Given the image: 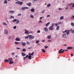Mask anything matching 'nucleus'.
<instances>
[{
    "label": "nucleus",
    "mask_w": 74,
    "mask_h": 74,
    "mask_svg": "<svg viewBox=\"0 0 74 74\" xmlns=\"http://www.w3.org/2000/svg\"><path fill=\"white\" fill-rule=\"evenodd\" d=\"M53 26H54V23H51V27H49V30H54Z\"/></svg>",
    "instance_id": "1"
},
{
    "label": "nucleus",
    "mask_w": 74,
    "mask_h": 74,
    "mask_svg": "<svg viewBox=\"0 0 74 74\" xmlns=\"http://www.w3.org/2000/svg\"><path fill=\"white\" fill-rule=\"evenodd\" d=\"M9 61H10L9 62V64H13V63H14V62H13L12 61V58H9Z\"/></svg>",
    "instance_id": "2"
},
{
    "label": "nucleus",
    "mask_w": 74,
    "mask_h": 74,
    "mask_svg": "<svg viewBox=\"0 0 74 74\" xmlns=\"http://www.w3.org/2000/svg\"><path fill=\"white\" fill-rule=\"evenodd\" d=\"M15 3L16 4H18V5H22V4H23V2L18 1L16 2Z\"/></svg>",
    "instance_id": "3"
},
{
    "label": "nucleus",
    "mask_w": 74,
    "mask_h": 74,
    "mask_svg": "<svg viewBox=\"0 0 74 74\" xmlns=\"http://www.w3.org/2000/svg\"><path fill=\"white\" fill-rule=\"evenodd\" d=\"M30 36L29 37V40H33L34 38V36H32L31 35H29Z\"/></svg>",
    "instance_id": "4"
},
{
    "label": "nucleus",
    "mask_w": 74,
    "mask_h": 74,
    "mask_svg": "<svg viewBox=\"0 0 74 74\" xmlns=\"http://www.w3.org/2000/svg\"><path fill=\"white\" fill-rule=\"evenodd\" d=\"M29 8L27 7H24L21 8V9L23 10V11H25V9H29Z\"/></svg>",
    "instance_id": "5"
},
{
    "label": "nucleus",
    "mask_w": 74,
    "mask_h": 74,
    "mask_svg": "<svg viewBox=\"0 0 74 74\" xmlns=\"http://www.w3.org/2000/svg\"><path fill=\"white\" fill-rule=\"evenodd\" d=\"M65 51V50H63V49H61L58 51V52L60 53H63Z\"/></svg>",
    "instance_id": "6"
},
{
    "label": "nucleus",
    "mask_w": 74,
    "mask_h": 74,
    "mask_svg": "<svg viewBox=\"0 0 74 74\" xmlns=\"http://www.w3.org/2000/svg\"><path fill=\"white\" fill-rule=\"evenodd\" d=\"M4 32L5 34H8V31L7 29H4Z\"/></svg>",
    "instance_id": "7"
},
{
    "label": "nucleus",
    "mask_w": 74,
    "mask_h": 74,
    "mask_svg": "<svg viewBox=\"0 0 74 74\" xmlns=\"http://www.w3.org/2000/svg\"><path fill=\"white\" fill-rule=\"evenodd\" d=\"M65 33H66V32H67L66 33V34L67 35H69V34H70V31L69 30H68L67 31V30H65V31H64Z\"/></svg>",
    "instance_id": "8"
},
{
    "label": "nucleus",
    "mask_w": 74,
    "mask_h": 74,
    "mask_svg": "<svg viewBox=\"0 0 74 74\" xmlns=\"http://www.w3.org/2000/svg\"><path fill=\"white\" fill-rule=\"evenodd\" d=\"M15 40L17 41H21V39H20V38H17L15 39Z\"/></svg>",
    "instance_id": "9"
},
{
    "label": "nucleus",
    "mask_w": 74,
    "mask_h": 74,
    "mask_svg": "<svg viewBox=\"0 0 74 74\" xmlns=\"http://www.w3.org/2000/svg\"><path fill=\"white\" fill-rule=\"evenodd\" d=\"M9 12L10 14H14L15 12V11L14 10H11L9 11Z\"/></svg>",
    "instance_id": "10"
},
{
    "label": "nucleus",
    "mask_w": 74,
    "mask_h": 74,
    "mask_svg": "<svg viewBox=\"0 0 74 74\" xmlns=\"http://www.w3.org/2000/svg\"><path fill=\"white\" fill-rule=\"evenodd\" d=\"M44 30L45 32H48V28H47V27H46L44 28Z\"/></svg>",
    "instance_id": "11"
},
{
    "label": "nucleus",
    "mask_w": 74,
    "mask_h": 74,
    "mask_svg": "<svg viewBox=\"0 0 74 74\" xmlns=\"http://www.w3.org/2000/svg\"><path fill=\"white\" fill-rule=\"evenodd\" d=\"M66 34H63L62 37H63L64 38H66Z\"/></svg>",
    "instance_id": "12"
},
{
    "label": "nucleus",
    "mask_w": 74,
    "mask_h": 74,
    "mask_svg": "<svg viewBox=\"0 0 74 74\" xmlns=\"http://www.w3.org/2000/svg\"><path fill=\"white\" fill-rule=\"evenodd\" d=\"M31 4H32V3L30 2H29L27 3V5L28 6H29V7L31 5Z\"/></svg>",
    "instance_id": "13"
},
{
    "label": "nucleus",
    "mask_w": 74,
    "mask_h": 74,
    "mask_svg": "<svg viewBox=\"0 0 74 74\" xmlns=\"http://www.w3.org/2000/svg\"><path fill=\"white\" fill-rule=\"evenodd\" d=\"M66 49H73V47H68L66 48Z\"/></svg>",
    "instance_id": "14"
},
{
    "label": "nucleus",
    "mask_w": 74,
    "mask_h": 74,
    "mask_svg": "<svg viewBox=\"0 0 74 74\" xmlns=\"http://www.w3.org/2000/svg\"><path fill=\"white\" fill-rule=\"evenodd\" d=\"M21 43L23 46H26V43L25 42H22Z\"/></svg>",
    "instance_id": "15"
},
{
    "label": "nucleus",
    "mask_w": 74,
    "mask_h": 74,
    "mask_svg": "<svg viewBox=\"0 0 74 74\" xmlns=\"http://www.w3.org/2000/svg\"><path fill=\"white\" fill-rule=\"evenodd\" d=\"M34 8H32L31 9V12H34Z\"/></svg>",
    "instance_id": "16"
},
{
    "label": "nucleus",
    "mask_w": 74,
    "mask_h": 74,
    "mask_svg": "<svg viewBox=\"0 0 74 74\" xmlns=\"http://www.w3.org/2000/svg\"><path fill=\"white\" fill-rule=\"evenodd\" d=\"M50 24V22H49L47 23L46 24V27H47V26H49V25Z\"/></svg>",
    "instance_id": "17"
},
{
    "label": "nucleus",
    "mask_w": 74,
    "mask_h": 74,
    "mask_svg": "<svg viewBox=\"0 0 74 74\" xmlns=\"http://www.w3.org/2000/svg\"><path fill=\"white\" fill-rule=\"evenodd\" d=\"M34 52H32V53H29V55L30 56L32 55V56H33V55H34Z\"/></svg>",
    "instance_id": "18"
},
{
    "label": "nucleus",
    "mask_w": 74,
    "mask_h": 74,
    "mask_svg": "<svg viewBox=\"0 0 74 74\" xmlns=\"http://www.w3.org/2000/svg\"><path fill=\"white\" fill-rule=\"evenodd\" d=\"M21 55L22 56H26V54H25V53H22Z\"/></svg>",
    "instance_id": "19"
},
{
    "label": "nucleus",
    "mask_w": 74,
    "mask_h": 74,
    "mask_svg": "<svg viewBox=\"0 0 74 74\" xmlns=\"http://www.w3.org/2000/svg\"><path fill=\"white\" fill-rule=\"evenodd\" d=\"M28 58L29 60H30L31 59H32V58H32V56H28Z\"/></svg>",
    "instance_id": "20"
},
{
    "label": "nucleus",
    "mask_w": 74,
    "mask_h": 74,
    "mask_svg": "<svg viewBox=\"0 0 74 74\" xmlns=\"http://www.w3.org/2000/svg\"><path fill=\"white\" fill-rule=\"evenodd\" d=\"M30 36L28 35L27 36H25V39H28V38H29V37H30Z\"/></svg>",
    "instance_id": "21"
},
{
    "label": "nucleus",
    "mask_w": 74,
    "mask_h": 74,
    "mask_svg": "<svg viewBox=\"0 0 74 74\" xmlns=\"http://www.w3.org/2000/svg\"><path fill=\"white\" fill-rule=\"evenodd\" d=\"M48 39H51V36H49L47 37Z\"/></svg>",
    "instance_id": "22"
},
{
    "label": "nucleus",
    "mask_w": 74,
    "mask_h": 74,
    "mask_svg": "<svg viewBox=\"0 0 74 74\" xmlns=\"http://www.w3.org/2000/svg\"><path fill=\"white\" fill-rule=\"evenodd\" d=\"M63 19H64V16H62L61 17H60V20H63Z\"/></svg>",
    "instance_id": "23"
},
{
    "label": "nucleus",
    "mask_w": 74,
    "mask_h": 74,
    "mask_svg": "<svg viewBox=\"0 0 74 74\" xmlns=\"http://www.w3.org/2000/svg\"><path fill=\"white\" fill-rule=\"evenodd\" d=\"M59 27H60L59 26H57V28L56 29V30H59Z\"/></svg>",
    "instance_id": "24"
},
{
    "label": "nucleus",
    "mask_w": 74,
    "mask_h": 74,
    "mask_svg": "<svg viewBox=\"0 0 74 74\" xmlns=\"http://www.w3.org/2000/svg\"><path fill=\"white\" fill-rule=\"evenodd\" d=\"M4 61L5 62H9V60L6 59Z\"/></svg>",
    "instance_id": "25"
},
{
    "label": "nucleus",
    "mask_w": 74,
    "mask_h": 74,
    "mask_svg": "<svg viewBox=\"0 0 74 74\" xmlns=\"http://www.w3.org/2000/svg\"><path fill=\"white\" fill-rule=\"evenodd\" d=\"M9 18V19H12V18H13V19H14V17L12 16H11V17Z\"/></svg>",
    "instance_id": "26"
},
{
    "label": "nucleus",
    "mask_w": 74,
    "mask_h": 74,
    "mask_svg": "<svg viewBox=\"0 0 74 74\" xmlns=\"http://www.w3.org/2000/svg\"><path fill=\"white\" fill-rule=\"evenodd\" d=\"M71 26H73V27L74 26V23H71Z\"/></svg>",
    "instance_id": "27"
},
{
    "label": "nucleus",
    "mask_w": 74,
    "mask_h": 74,
    "mask_svg": "<svg viewBox=\"0 0 74 74\" xmlns=\"http://www.w3.org/2000/svg\"><path fill=\"white\" fill-rule=\"evenodd\" d=\"M4 4H7V0H5L4 1Z\"/></svg>",
    "instance_id": "28"
},
{
    "label": "nucleus",
    "mask_w": 74,
    "mask_h": 74,
    "mask_svg": "<svg viewBox=\"0 0 74 74\" xmlns=\"http://www.w3.org/2000/svg\"><path fill=\"white\" fill-rule=\"evenodd\" d=\"M51 5V4L50 3H49L47 5V7H49V6Z\"/></svg>",
    "instance_id": "29"
},
{
    "label": "nucleus",
    "mask_w": 74,
    "mask_h": 74,
    "mask_svg": "<svg viewBox=\"0 0 74 74\" xmlns=\"http://www.w3.org/2000/svg\"><path fill=\"white\" fill-rule=\"evenodd\" d=\"M18 21V20H17L16 19H14L13 20V22H16V21Z\"/></svg>",
    "instance_id": "30"
},
{
    "label": "nucleus",
    "mask_w": 74,
    "mask_h": 74,
    "mask_svg": "<svg viewBox=\"0 0 74 74\" xmlns=\"http://www.w3.org/2000/svg\"><path fill=\"white\" fill-rule=\"evenodd\" d=\"M28 33H29V31H25V33L26 34H28Z\"/></svg>",
    "instance_id": "31"
},
{
    "label": "nucleus",
    "mask_w": 74,
    "mask_h": 74,
    "mask_svg": "<svg viewBox=\"0 0 74 74\" xmlns=\"http://www.w3.org/2000/svg\"><path fill=\"white\" fill-rule=\"evenodd\" d=\"M31 18H34V16L32 14L30 16Z\"/></svg>",
    "instance_id": "32"
},
{
    "label": "nucleus",
    "mask_w": 74,
    "mask_h": 74,
    "mask_svg": "<svg viewBox=\"0 0 74 74\" xmlns=\"http://www.w3.org/2000/svg\"><path fill=\"white\" fill-rule=\"evenodd\" d=\"M19 23V20H18L16 22V24H18Z\"/></svg>",
    "instance_id": "33"
},
{
    "label": "nucleus",
    "mask_w": 74,
    "mask_h": 74,
    "mask_svg": "<svg viewBox=\"0 0 74 74\" xmlns=\"http://www.w3.org/2000/svg\"><path fill=\"white\" fill-rule=\"evenodd\" d=\"M26 43L27 44V45H29V44H30V42H27Z\"/></svg>",
    "instance_id": "34"
},
{
    "label": "nucleus",
    "mask_w": 74,
    "mask_h": 74,
    "mask_svg": "<svg viewBox=\"0 0 74 74\" xmlns=\"http://www.w3.org/2000/svg\"><path fill=\"white\" fill-rule=\"evenodd\" d=\"M41 50L42 51V52L45 53V51L44 50V49H41Z\"/></svg>",
    "instance_id": "35"
},
{
    "label": "nucleus",
    "mask_w": 74,
    "mask_h": 74,
    "mask_svg": "<svg viewBox=\"0 0 74 74\" xmlns=\"http://www.w3.org/2000/svg\"><path fill=\"white\" fill-rule=\"evenodd\" d=\"M22 51L23 52H26V49H23L22 50Z\"/></svg>",
    "instance_id": "36"
},
{
    "label": "nucleus",
    "mask_w": 74,
    "mask_h": 74,
    "mask_svg": "<svg viewBox=\"0 0 74 74\" xmlns=\"http://www.w3.org/2000/svg\"><path fill=\"white\" fill-rule=\"evenodd\" d=\"M58 23L59 25H61V24H62L63 22H59Z\"/></svg>",
    "instance_id": "37"
},
{
    "label": "nucleus",
    "mask_w": 74,
    "mask_h": 74,
    "mask_svg": "<svg viewBox=\"0 0 74 74\" xmlns=\"http://www.w3.org/2000/svg\"><path fill=\"white\" fill-rule=\"evenodd\" d=\"M70 31H72V33H73L74 34V30H73L72 29H71L70 30Z\"/></svg>",
    "instance_id": "38"
},
{
    "label": "nucleus",
    "mask_w": 74,
    "mask_h": 74,
    "mask_svg": "<svg viewBox=\"0 0 74 74\" xmlns=\"http://www.w3.org/2000/svg\"><path fill=\"white\" fill-rule=\"evenodd\" d=\"M15 43L16 44H20V43H19V42H15Z\"/></svg>",
    "instance_id": "39"
},
{
    "label": "nucleus",
    "mask_w": 74,
    "mask_h": 74,
    "mask_svg": "<svg viewBox=\"0 0 74 74\" xmlns=\"http://www.w3.org/2000/svg\"><path fill=\"white\" fill-rule=\"evenodd\" d=\"M16 26H15L13 27V29H16Z\"/></svg>",
    "instance_id": "40"
},
{
    "label": "nucleus",
    "mask_w": 74,
    "mask_h": 74,
    "mask_svg": "<svg viewBox=\"0 0 74 74\" xmlns=\"http://www.w3.org/2000/svg\"><path fill=\"white\" fill-rule=\"evenodd\" d=\"M73 18H74V15H73L71 17V19H73Z\"/></svg>",
    "instance_id": "41"
},
{
    "label": "nucleus",
    "mask_w": 74,
    "mask_h": 74,
    "mask_svg": "<svg viewBox=\"0 0 74 74\" xmlns=\"http://www.w3.org/2000/svg\"><path fill=\"white\" fill-rule=\"evenodd\" d=\"M40 42V41L37 40V41H36V44H38V42Z\"/></svg>",
    "instance_id": "42"
},
{
    "label": "nucleus",
    "mask_w": 74,
    "mask_h": 74,
    "mask_svg": "<svg viewBox=\"0 0 74 74\" xmlns=\"http://www.w3.org/2000/svg\"><path fill=\"white\" fill-rule=\"evenodd\" d=\"M3 25H7V23H3Z\"/></svg>",
    "instance_id": "43"
},
{
    "label": "nucleus",
    "mask_w": 74,
    "mask_h": 74,
    "mask_svg": "<svg viewBox=\"0 0 74 74\" xmlns=\"http://www.w3.org/2000/svg\"><path fill=\"white\" fill-rule=\"evenodd\" d=\"M20 15H21V13L19 14H17V16H20Z\"/></svg>",
    "instance_id": "44"
},
{
    "label": "nucleus",
    "mask_w": 74,
    "mask_h": 74,
    "mask_svg": "<svg viewBox=\"0 0 74 74\" xmlns=\"http://www.w3.org/2000/svg\"><path fill=\"white\" fill-rule=\"evenodd\" d=\"M44 12H45V10H42V14H44Z\"/></svg>",
    "instance_id": "45"
},
{
    "label": "nucleus",
    "mask_w": 74,
    "mask_h": 74,
    "mask_svg": "<svg viewBox=\"0 0 74 74\" xmlns=\"http://www.w3.org/2000/svg\"><path fill=\"white\" fill-rule=\"evenodd\" d=\"M55 26H56V27H57V26H58V24H57V23L55 24Z\"/></svg>",
    "instance_id": "46"
},
{
    "label": "nucleus",
    "mask_w": 74,
    "mask_h": 74,
    "mask_svg": "<svg viewBox=\"0 0 74 74\" xmlns=\"http://www.w3.org/2000/svg\"><path fill=\"white\" fill-rule=\"evenodd\" d=\"M37 33H40V31L39 30L38 31H37Z\"/></svg>",
    "instance_id": "47"
},
{
    "label": "nucleus",
    "mask_w": 74,
    "mask_h": 74,
    "mask_svg": "<svg viewBox=\"0 0 74 74\" xmlns=\"http://www.w3.org/2000/svg\"><path fill=\"white\" fill-rule=\"evenodd\" d=\"M72 7H73V8H74V3H73V5H72Z\"/></svg>",
    "instance_id": "48"
},
{
    "label": "nucleus",
    "mask_w": 74,
    "mask_h": 74,
    "mask_svg": "<svg viewBox=\"0 0 74 74\" xmlns=\"http://www.w3.org/2000/svg\"><path fill=\"white\" fill-rule=\"evenodd\" d=\"M27 57H29V55H27L25 57V58H27Z\"/></svg>",
    "instance_id": "49"
},
{
    "label": "nucleus",
    "mask_w": 74,
    "mask_h": 74,
    "mask_svg": "<svg viewBox=\"0 0 74 74\" xmlns=\"http://www.w3.org/2000/svg\"><path fill=\"white\" fill-rule=\"evenodd\" d=\"M58 9L59 10H62V8H59Z\"/></svg>",
    "instance_id": "50"
},
{
    "label": "nucleus",
    "mask_w": 74,
    "mask_h": 74,
    "mask_svg": "<svg viewBox=\"0 0 74 74\" xmlns=\"http://www.w3.org/2000/svg\"><path fill=\"white\" fill-rule=\"evenodd\" d=\"M68 9H69V8L67 7L65 8L66 10H68Z\"/></svg>",
    "instance_id": "51"
},
{
    "label": "nucleus",
    "mask_w": 74,
    "mask_h": 74,
    "mask_svg": "<svg viewBox=\"0 0 74 74\" xmlns=\"http://www.w3.org/2000/svg\"><path fill=\"white\" fill-rule=\"evenodd\" d=\"M73 56H74V55H73V54H71V57H73Z\"/></svg>",
    "instance_id": "52"
},
{
    "label": "nucleus",
    "mask_w": 74,
    "mask_h": 74,
    "mask_svg": "<svg viewBox=\"0 0 74 74\" xmlns=\"http://www.w3.org/2000/svg\"><path fill=\"white\" fill-rule=\"evenodd\" d=\"M45 47L46 49H47V48H48V46H45Z\"/></svg>",
    "instance_id": "53"
},
{
    "label": "nucleus",
    "mask_w": 74,
    "mask_h": 74,
    "mask_svg": "<svg viewBox=\"0 0 74 74\" xmlns=\"http://www.w3.org/2000/svg\"><path fill=\"white\" fill-rule=\"evenodd\" d=\"M50 17V15H48L47 16V17Z\"/></svg>",
    "instance_id": "54"
},
{
    "label": "nucleus",
    "mask_w": 74,
    "mask_h": 74,
    "mask_svg": "<svg viewBox=\"0 0 74 74\" xmlns=\"http://www.w3.org/2000/svg\"><path fill=\"white\" fill-rule=\"evenodd\" d=\"M15 53H12V55H15Z\"/></svg>",
    "instance_id": "55"
},
{
    "label": "nucleus",
    "mask_w": 74,
    "mask_h": 74,
    "mask_svg": "<svg viewBox=\"0 0 74 74\" xmlns=\"http://www.w3.org/2000/svg\"><path fill=\"white\" fill-rule=\"evenodd\" d=\"M43 17H40V19H42Z\"/></svg>",
    "instance_id": "56"
},
{
    "label": "nucleus",
    "mask_w": 74,
    "mask_h": 74,
    "mask_svg": "<svg viewBox=\"0 0 74 74\" xmlns=\"http://www.w3.org/2000/svg\"><path fill=\"white\" fill-rule=\"evenodd\" d=\"M38 15V13H36L35 14V15Z\"/></svg>",
    "instance_id": "57"
},
{
    "label": "nucleus",
    "mask_w": 74,
    "mask_h": 74,
    "mask_svg": "<svg viewBox=\"0 0 74 74\" xmlns=\"http://www.w3.org/2000/svg\"><path fill=\"white\" fill-rule=\"evenodd\" d=\"M42 42H45V40H43L42 41Z\"/></svg>",
    "instance_id": "58"
},
{
    "label": "nucleus",
    "mask_w": 74,
    "mask_h": 74,
    "mask_svg": "<svg viewBox=\"0 0 74 74\" xmlns=\"http://www.w3.org/2000/svg\"><path fill=\"white\" fill-rule=\"evenodd\" d=\"M21 49V48H17V49Z\"/></svg>",
    "instance_id": "59"
},
{
    "label": "nucleus",
    "mask_w": 74,
    "mask_h": 74,
    "mask_svg": "<svg viewBox=\"0 0 74 74\" xmlns=\"http://www.w3.org/2000/svg\"><path fill=\"white\" fill-rule=\"evenodd\" d=\"M73 4V3H70V4H69V5H72V4Z\"/></svg>",
    "instance_id": "60"
},
{
    "label": "nucleus",
    "mask_w": 74,
    "mask_h": 74,
    "mask_svg": "<svg viewBox=\"0 0 74 74\" xmlns=\"http://www.w3.org/2000/svg\"><path fill=\"white\" fill-rule=\"evenodd\" d=\"M42 22L41 21H40L39 22V23H42Z\"/></svg>",
    "instance_id": "61"
},
{
    "label": "nucleus",
    "mask_w": 74,
    "mask_h": 74,
    "mask_svg": "<svg viewBox=\"0 0 74 74\" xmlns=\"http://www.w3.org/2000/svg\"><path fill=\"white\" fill-rule=\"evenodd\" d=\"M51 41V40H48V42H49V41Z\"/></svg>",
    "instance_id": "62"
},
{
    "label": "nucleus",
    "mask_w": 74,
    "mask_h": 74,
    "mask_svg": "<svg viewBox=\"0 0 74 74\" xmlns=\"http://www.w3.org/2000/svg\"><path fill=\"white\" fill-rule=\"evenodd\" d=\"M64 46H66V47H67V45L66 44H64Z\"/></svg>",
    "instance_id": "63"
},
{
    "label": "nucleus",
    "mask_w": 74,
    "mask_h": 74,
    "mask_svg": "<svg viewBox=\"0 0 74 74\" xmlns=\"http://www.w3.org/2000/svg\"><path fill=\"white\" fill-rule=\"evenodd\" d=\"M25 58V57H24L23 58V59H24V60H25V58Z\"/></svg>",
    "instance_id": "64"
}]
</instances>
